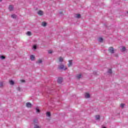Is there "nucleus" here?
<instances>
[{"instance_id":"1","label":"nucleus","mask_w":128,"mask_h":128,"mask_svg":"<svg viewBox=\"0 0 128 128\" xmlns=\"http://www.w3.org/2000/svg\"><path fill=\"white\" fill-rule=\"evenodd\" d=\"M60 70H66L68 68L64 66V64H60L58 67Z\"/></svg>"},{"instance_id":"2","label":"nucleus","mask_w":128,"mask_h":128,"mask_svg":"<svg viewBox=\"0 0 128 128\" xmlns=\"http://www.w3.org/2000/svg\"><path fill=\"white\" fill-rule=\"evenodd\" d=\"M108 52H110V54H114V49L112 47H110L108 49Z\"/></svg>"},{"instance_id":"3","label":"nucleus","mask_w":128,"mask_h":128,"mask_svg":"<svg viewBox=\"0 0 128 128\" xmlns=\"http://www.w3.org/2000/svg\"><path fill=\"white\" fill-rule=\"evenodd\" d=\"M38 16H43L44 15V12H42V10H39L38 12Z\"/></svg>"},{"instance_id":"4","label":"nucleus","mask_w":128,"mask_h":128,"mask_svg":"<svg viewBox=\"0 0 128 128\" xmlns=\"http://www.w3.org/2000/svg\"><path fill=\"white\" fill-rule=\"evenodd\" d=\"M72 60H70L68 61V68L72 66Z\"/></svg>"},{"instance_id":"5","label":"nucleus","mask_w":128,"mask_h":128,"mask_svg":"<svg viewBox=\"0 0 128 128\" xmlns=\"http://www.w3.org/2000/svg\"><path fill=\"white\" fill-rule=\"evenodd\" d=\"M90 93H86L85 94V98H90Z\"/></svg>"},{"instance_id":"6","label":"nucleus","mask_w":128,"mask_h":128,"mask_svg":"<svg viewBox=\"0 0 128 128\" xmlns=\"http://www.w3.org/2000/svg\"><path fill=\"white\" fill-rule=\"evenodd\" d=\"M26 106L27 108H32V104H30V102L26 103Z\"/></svg>"},{"instance_id":"7","label":"nucleus","mask_w":128,"mask_h":128,"mask_svg":"<svg viewBox=\"0 0 128 128\" xmlns=\"http://www.w3.org/2000/svg\"><path fill=\"white\" fill-rule=\"evenodd\" d=\"M62 78H58V84H62Z\"/></svg>"},{"instance_id":"8","label":"nucleus","mask_w":128,"mask_h":128,"mask_svg":"<svg viewBox=\"0 0 128 128\" xmlns=\"http://www.w3.org/2000/svg\"><path fill=\"white\" fill-rule=\"evenodd\" d=\"M9 10L12 12V10H14V6L10 5L8 8Z\"/></svg>"},{"instance_id":"9","label":"nucleus","mask_w":128,"mask_h":128,"mask_svg":"<svg viewBox=\"0 0 128 128\" xmlns=\"http://www.w3.org/2000/svg\"><path fill=\"white\" fill-rule=\"evenodd\" d=\"M30 58L31 60H34V58H35L34 56V55H31V56H30Z\"/></svg>"},{"instance_id":"10","label":"nucleus","mask_w":128,"mask_h":128,"mask_svg":"<svg viewBox=\"0 0 128 128\" xmlns=\"http://www.w3.org/2000/svg\"><path fill=\"white\" fill-rule=\"evenodd\" d=\"M58 60H59V62H64V58H62V57H60L58 58Z\"/></svg>"},{"instance_id":"11","label":"nucleus","mask_w":128,"mask_h":128,"mask_svg":"<svg viewBox=\"0 0 128 128\" xmlns=\"http://www.w3.org/2000/svg\"><path fill=\"white\" fill-rule=\"evenodd\" d=\"M76 78L78 80H80L82 78V74H78V75L76 76Z\"/></svg>"},{"instance_id":"12","label":"nucleus","mask_w":128,"mask_h":128,"mask_svg":"<svg viewBox=\"0 0 128 128\" xmlns=\"http://www.w3.org/2000/svg\"><path fill=\"white\" fill-rule=\"evenodd\" d=\"M34 125L38 124V120L34 119Z\"/></svg>"},{"instance_id":"13","label":"nucleus","mask_w":128,"mask_h":128,"mask_svg":"<svg viewBox=\"0 0 128 128\" xmlns=\"http://www.w3.org/2000/svg\"><path fill=\"white\" fill-rule=\"evenodd\" d=\"M34 128H40V126H38V124L34 125Z\"/></svg>"},{"instance_id":"14","label":"nucleus","mask_w":128,"mask_h":128,"mask_svg":"<svg viewBox=\"0 0 128 128\" xmlns=\"http://www.w3.org/2000/svg\"><path fill=\"white\" fill-rule=\"evenodd\" d=\"M95 118H96V119L98 120H100V115H96L95 116Z\"/></svg>"},{"instance_id":"15","label":"nucleus","mask_w":128,"mask_h":128,"mask_svg":"<svg viewBox=\"0 0 128 128\" xmlns=\"http://www.w3.org/2000/svg\"><path fill=\"white\" fill-rule=\"evenodd\" d=\"M11 18H16V14H12L11 16Z\"/></svg>"},{"instance_id":"16","label":"nucleus","mask_w":128,"mask_h":128,"mask_svg":"<svg viewBox=\"0 0 128 128\" xmlns=\"http://www.w3.org/2000/svg\"><path fill=\"white\" fill-rule=\"evenodd\" d=\"M46 116H50V112H48L46 114Z\"/></svg>"},{"instance_id":"17","label":"nucleus","mask_w":128,"mask_h":128,"mask_svg":"<svg viewBox=\"0 0 128 128\" xmlns=\"http://www.w3.org/2000/svg\"><path fill=\"white\" fill-rule=\"evenodd\" d=\"M42 26H46V22H42Z\"/></svg>"},{"instance_id":"18","label":"nucleus","mask_w":128,"mask_h":128,"mask_svg":"<svg viewBox=\"0 0 128 128\" xmlns=\"http://www.w3.org/2000/svg\"><path fill=\"white\" fill-rule=\"evenodd\" d=\"M42 60L41 59L38 60V61L37 62L38 64H42Z\"/></svg>"},{"instance_id":"19","label":"nucleus","mask_w":128,"mask_h":128,"mask_svg":"<svg viewBox=\"0 0 128 128\" xmlns=\"http://www.w3.org/2000/svg\"><path fill=\"white\" fill-rule=\"evenodd\" d=\"M102 40H104L102 39V38H98V41L100 42H102Z\"/></svg>"},{"instance_id":"20","label":"nucleus","mask_w":128,"mask_h":128,"mask_svg":"<svg viewBox=\"0 0 128 128\" xmlns=\"http://www.w3.org/2000/svg\"><path fill=\"white\" fill-rule=\"evenodd\" d=\"M10 84H12V85L14 84V82L13 80H10Z\"/></svg>"},{"instance_id":"21","label":"nucleus","mask_w":128,"mask_h":128,"mask_svg":"<svg viewBox=\"0 0 128 128\" xmlns=\"http://www.w3.org/2000/svg\"><path fill=\"white\" fill-rule=\"evenodd\" d=\"M26 34L27 36H32V32H28Z\"/></svg>"},{"instance_id":"22","label":"nucleus","mask_w":128,"mask_h":128,"mask_svg":"<svg viewBox=\"0 0 128 128\" xmlns=\"http://www.w3.org/2000/svg\"><path fill=\"white\" fill-rule=\"evenodd\" d=\"M122 52H125L126 50V47L123 46L121 50Z\"/></svg>"},{"instance_id":"23","label":"nucleus","mask_w":128,"mask_h":128,"mask_svg":"<svg viewBox=\"0 0 128 128\" xmlns=\"http://www.w3.org/2000/svg\"><path fill=\"white\" fill-rule=\"evenodd\" d=\"M0 58H1L2 60H4V58H6V56H0Z\"/></svg>"},{"instance_id":"24","label":"nucleus","mask_w":128,"mask_h":128,"mask_svg":"<svg viewBox=\"0 0 128 128\" xmlns=\"http://www.w3.org/2000/svg\"><path fill=\"white\" fill-rule=\"evenodd\" d=\"M76 18H80V14H78L76 15Z\"/></svg>"},{"instance_id":"25","label":"nucleus","mask_w":128,"mask_h":128,"mask_svg":"<svg viewBox=\"0 0 128 128\" xmlns=\"http://www.w3.org/2000/svg\"><path fill=\"white\" fill-rule=\"evenodd\" d=\"M40 112V109L36 108V112Z\"/></svg>"},{"instance_id":"26","label":"nucleus","mask_w":128,"mask_h":128,"mask_svg":"<svg viewBox=\"0 0 128 128\" xmlns=\"http://www.w3.org/2000/svg\"><path fill=\"white\" fill-rule=\"evenodd\" d=\"M120 106H121V108H124V104H121Z\"/></svg>"},{"instance_id":"27","label":"nucleus","mask_w":128,"mask_h":128,"mask_svg":"<svg viewBox=\"0 0 128 128\" xmlns=\"http://www.w3.org/2000/svg\"><path fill=\"white\" fill-rule=\"evenodd\" d=\"M108 72L109 74H112V69H109L108 70Z\"/></svg>"},{"instance_id":"28","label":"nucleus","mask_w":128,"mask_h":128,"mask_svg":"<svg viewBox=\"0 0 128 128\" xmlns=\"http://www.w3.org/2000/svg\"><path fill=\"white\" fill-rule=\"evenodd\" d=\"M20 82H26V81L24 80H20Z\"/></svg>"},{"instance_id":"29","label":"nucleus","mask_w":128,"mask_h":128,"mask_svg":"<svg viewBox=\"0 0 128 128\" xmlns=\"http://www.w3.org/2000/svg\"><path fill=\"white\" fill-rule=\"evenodd\" d=\"M48 54H52V50H50L48 52Z\"/></svg>"},{"instance_id":"30","label":"nucleus","mask_w":128,"mask_h":128,"mask_svg":"<svg viewBox=\"0 0 128 128\" xmlns=\"http://www.w3.org/2000/svg\"><path fill=\"white\" fill-rule=\"evenodd\" d=\"M2 84H3L2 82H0V88H2Z\"/></svg>"},{"instance_id":"31","label":"nucleus","mask_w":128,"mask_h":128,"mask_svg":"<svg viewBox=\"0 0 128 128\" xmlns=\"http://www.w3.org/2000/svg\"><path fill=\"white\" fill-rule=\"evenodd\" d=\"M33 48H34V50H36V46L34 45V46H33Z\"/></svg>"},{"instance_id":"32","label":"nucleus","mask_w":128,"mask_h":128,"mask_svg":"<svg viewBox=\"0 0 128 128\" xmlns=\"http://www.w3.org/2000/svg\"><path fill=\"white\" fill-rule=\"evenodd\" d=\"M18 90H20V88H18Z\"/></svg>"},{"instance_id":"33","label":"nucleus","mask_w":128,"mask_h":128,"mask_svg":"<svg viewBox=\"0 0 128 128\" xmlns=\"http://www.w3.org/2000/svg\"><path fill=\"white\" fill-rule=\"evenodd\" d=\"M102 128H106V127H103Z\"/></svg>"},{"instance_id":"34","label":"nucleus","mask_w":128,"mask_h":128,"mask_svg":"<svg viewBox=\"0 0 128 128\" xmlns=\"http://www.w3.org/2000/svg\"><path fill=\"white\" fill-rule=\"evenodd\" d=\"M60 14H62V12H60Z\"/></svg>"},{"instance_id":"35","label":"nucleus","mask_w":128,"mask_h":128,"mask_svg":"<svg viewBox=\"0 0 128 128\" xmlns=\"http://www.w3.org/2000/svg\"><path fill=\"white\" fill-rule=\"evenodd\" d=\"M2 0H0V2H2Z\"/></svg>"}]
</instances>
